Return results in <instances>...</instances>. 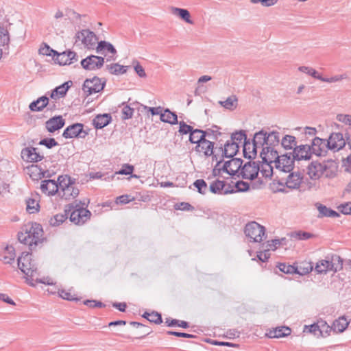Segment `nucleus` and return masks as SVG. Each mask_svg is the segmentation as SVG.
<instances>
[{"instance_id": "13", "label": "nucleus", "mask_w": 351, "mask_h": 351, "mask_svg": "<svg viewBox=\"0 0 351 351\" xmlns=\"http://www.w3.org/2000/svg\"><path fill=\"white\" fill-rule=\"evenodd\" d=\"M291 154L293 158L297 161L309 160L313 155L309 145H297L294 147Z\"/></svg>"}, {"instance_id": "30", "label": "nucleus", "mask_w": 351, "mask_h": 351, "mask_svg": "<svg viewBox=\"0 0 351 351\" xmlns=\"http://www.w3.org/2000/svg\"><path fill=\"white\" fill-rule=\"evenodd\" d=\"M225 186L226 184L224 181L217 180L210 184L209 190L215 194H228L232 192L226 189L225 190Z\"/></svg>"}, {"instance_id": "20", "label": "nucleus", "mask_w": 351, "mask_h": 351, "mask_svg": "<svg viewBox=\"0 0 351 351\" xmlns=\"http://www.w3.org/2000/svg\"><path fill=\"white\" fill-rule=\"evenodd\" d=\"M64 123L65 121L62 116H56L46 121L45 127L49 132L52 133L62 128Z\"/></svg>"}, {"instance_id": "21", "label": "nucleus", "mask_w": 351, "mask_h": 351, "mask_svg": "<svg viewBox=\"0 0 351 351\" xmlns=\"http://www.w3.org/2000/svg\"><path fill=\"white\" fill-rule=\"evenodd\" d=\"M21 155L23 158L30 162H38L43 158V156L37 152V148L32 147L23 149Z\"/></svg>"}, {"instance_id": "2", "label": "nucleus", "mask_w": 351, "mask_h": 351, "mask_svg": "<svg viewBox=\"0 0 351 351\" xmlns=\"http://www.w3.org/2000/svg\"><path fill=\"white\" fill-rule=\"evenodd\" d=\"M18 267L19 269L30 278H27V282L31 286H35L32 282L34 277L38 274V268L34 260L32 259V254L29 252H23L21 256L18 258Z\"/></svg>"}, {"instance_id": "57", "label": "nucleus", "mask_w": 351, "mask_h": 351, "mask_svg": "<svg viewBox=\"0 0 351 351\" xmlns=\"http://www.w3.org/2000/svg\"><path fill=\"white\" fill-rule=\"evenodd\" d=\"M39 53L43 56H53V58L56 56L57 51L51 49L49 45L45 44L44 46L41 47L39 49Z\"/></svg>"}, {"instance_id": "3", "label": "nucleus", "mask_w": 351, "mask_h": 351, "mask_svg": "<svg viewBox=\"0 0 351 351\" xmlns=\"http://www.w3.org/2000/svg\"><path fill=\"white\" fill-rule=\"evenodd\" d=\"M343 268V259L337 254L327 256L317 261L315 271L317 274H326L328 271L337 272Z\"/></svg>"}, {"instance_id": "11", "label": "nucleus", "mask_w": 351, "mask_h": 351, "mask_svg": "<svg viewBox=\"0 0 351 351\" xmlns=\"http://www.w3.org/2000/svg\"><path fill=\"white\" fill-rule=\"evenodd\" d=\"M104 58L101 56L90 55L81 61L82 66L89 71L99 69L103 66Z\"/></svg>"}, {"instance_id": "59", "label": "nucleus", "mask_w": 351, "mask_h": 351, "mask_svg": "<svg viewBox=\"0 0 351 351\" xmlns=\"http://www.w3.org/2000/svg\"><path fill=\"white\" fill-rule=\"evenodd\" d=\"M134 169V167L133 165H129V164H124L122 166L121 169L119 171H116L113 175H114V176L117 174L130 175L132 173Z\"/></svg>"}, {"instance_id": "39", "label": "nucleus", "mask_w": 351, "mask_h": 351, "mask_svg": "<svg viewBox=\"0 0 351 351\" xmlns=\"http://www.w3.org/2000/svg\"><path fill=\"white\" fill-rule=\"evenodd\" d=\"M204 139L205 136L202 130L194 129L189 135V141L193 144H197V145Z\"/></svg>"}, {"instance_id": "4", "label": "nucleus", "mask_w": 351, "mask_h": 351, "mask_svg": "<svg viewBox=\"0 0 351 351\" xmlns=\"http://www.w3.org/2000/svg\"><path fill=\"white\" fill-rule=\"evenodd\" d=\"M244 232L250 241L260 243L265 236V228L256 221H251L245 225Z\"/></svg>"}, {"instance_id": "29", "label": "nucleus", "mask_w": 351, "mask_h": 351, "mask_svg": "<svg viewBox=\"0 0 351 351\" xmlns=\"http://www.w3.org/2000/svg\"><path fill=\"white\" fill-rule=\"evenodd\" d=\"M239 145L234 143H231L229 141L225 143L223 149L221 147L223 156L226 158H232L236 155L239 151Z\"/></svg>"}, {"instance_id": "49", "label": "nucleus", "mask_w": 351, "mask_h": 351, "mask_svg": "<svg viewBox=\"0 0 351 351\" xmlns=\"http://www.w3.org/2000/svg\"><path fill=\"white\" fill-rule=\"evenodd\" d=\"M348 78V76L346 73H343L341 75H336L334 76H332L330 77H324L322 76V79L320 81L327 83H335L339 82L343 80H346Z\"/></svg>"}, {"instance_id": "58", "label": "nucleus", "mask_w": 351, "mask_h": 351, "mask_svg": "<svg viewBox=\"0 0 351 351\" xmlns=\"http://www.w3.org/2000/svg\"><path fill=\"white\" fill-rule=\"evenodd\" d=\"M279 269L285 274H296L297 268L293 265H286L285 263H280L278 265Z\"/></svg>"}, {"instance_id": "23", "label": "nucleus", "mask_w": 351, "mask_h": 351, "mask_svg": "<svg viewBox=\"0 0 351 351\" xmlns=\"http://www.w3.org/2000/svg\"><path fill=\"white\" fill-rule=\"evenodd\" d=\"M28 231L30 234V241L33 243L34 245H37L38 243H40L43 237V229L39 223H34Z\"/></svg>"}, {"instance_id": "47", "label": "nucleus", "mask_w": 351, "mask_h": 351, "mask_svg": "<svg viewBox=\"0 0 351 351\" xmlns=\"http://www.w3.org/2000/svg\"><path fill=\"white\" fill-rule=\"evenodd\" d=\"M219 104L226 109L232 110L237 107V99L235 96H230L225 101H219Z\"/></svg>"}, {"instance_id": "24", "label": "nucleus", "mask_w": 351, "mask_h": 351, "mask_svg": "<svg viewBox=\"0 0 351 351\" xmlns=\"http://www.w3.org/2000/svg\"><path fill=\"white\" fill-rule=\"evenodd\" d=\"M302 176L299 172L291 173L286 181V186L291 189H298L302 182Z\"/></svg>"}, {"instance_id": "27", "label": "nucleus", "mask_w": 351, "mask_h": 351, "mask_svg": "<svg viewBox=\"0 0 351 351\" xmlns=\"http://www.w3.org/2000/svg\"><path fill=\"white\" fill-rule=\"evenodd\" d=\"M112 120L111 115L110 114H103L97 115L93 121V123L95 128L102 129L108 125Z\"/></svg>"}, {"instance_id": "56", "label": "nucleus", "mask_w": 351, "mask_h": 351, "mask_svg": "<svg viewBox=\"0 0 351 351\" xmlns=\"http://www.w3.org/2000/svg\"><path fill=\"white\" fill-rule=\"evenodd\" d=\"M10 42L9 32L7 28L0 26V45H8Z\"/></svg>"}, {"instance_id": "41", "label": "nucleus", "mask_w": 351, "mask_h": 351, "mask_svg": "<svg viewBox=\"0 0 351 351\" xmlns=\"http://www.w3.org/2000/svg\"><path fill=\"white\" fill-rule=\"evenodd\" d=\"M104 50H106L112 54H115L117 53L116 49L111 43L106 41H100L98 43L96 47V51L98 53H104L102 52Z\"/></svg>"}, {"instance_id": "42", "label": "nucleus", "mask_w": 351, "mask_h": 351, "mask_svg": "<svg viewBox=\"0 0 351 351\" xmlns=\"http://www.w3.org/2000/svg\"><path fill=\"white\" fill-rule=\"evenodd\" d=\"M15 258L14 248L12 246H7L4 250L3 261L5 264H11Z\"/></svg>"}, {"instance_id": "8", "label": "nucleus", "mask_w": 351, "mask_h": 351, "mask_svg": "<svg viewBox=\"0 0 351 351\" xmlns=\"http://www.w3.org/2000/svg\"><path fill=\"white\" fill-rule=\"evenodd\" d=\"M87 134L84 130V125L77 123L68 126L64 130L62 136L65 138H85Z\"/></svg>"}, {"instance_id": "17", "label": "nucleus", "mask_w": 351, "mask_h": 351, "mask_svg": "<svg viewBox=\"0 0 351 351\" xmlns=\"http://www.w3.org/2000/svg\"><path fill=\"white\" fill-rule=\"evenodd\" d=\"M243 160L240 158H232L225 162L222 170L230 176L236 175L242 166Z\"/></svg>"}, {"instance_id": "44", "label": "nucleus", "mask_w": 351, "mask_h": 351, "mask_svg": "<svg viewBox=\"0 0 351 351\" xmlns=\"http://www.w3.org/2000/svg\"><path fill=\"white\" fill-rule=\"evenodd\" d=\"M219 130V128L218 126L213 125L210 128L203 130L205 138L208 137L213 140H217L218 137L221 134Z\"/></svg>"}, {"instance_id": "63", "label": "nucleus", "mask_w": 351, "mask_h": 351, "mask_svg": "<svg viewBox=\"0 0 351 351\" xmlns=\"http://www.w3.org/2000/svg\"><path fill=\"white\" fill-rule=\"evenodd\" d=\"M166 323L167 324L168 326H173L176 325H178L180 327H182L183 328H186L189 327L188 322L185 321H179L177 319H167Z\"/></svg>"}, {"instance_id": "54", "label": "nucleus", "mask_w": 351, "mask_h": 351, "mask_svg": "<svg viewBox=\"0 0 351 351\" xmlns=\"http://www.w3.org/2000/svg\"><path fill=\"white\" fill-rule=\"evenodd\" d=\"M193 185L197 188L198 193L203 195L206 194L208 189L206 182L202 179L195 180Z\"/></svg>"}, {"instance_id": "64", "label": "nucleus", "mask_w": 351, "mask_h": 351, "mask_svg": "<svg viewBox=\"0 0 351 351\" xmlns=\"http://www.w3.org/2000/svg\"><path fill=\"white\" fill-rule=\"evenodd\" d=\"M338 209L343 214L351 215V202L341 204Z\"/></svg>"}, {"instance_id": "6", "label": "nucleus", "mask_w": 351, "mask_h": 351, "mask_svg": "<svg viewBox=\"0 0 351 351\" xmlns=\"http://www.w3.org/2000/svg\"><path fill=\"white\" fill-rule=\"evenodd\" d=\"M75 38V43L80 41L88 49H93L97 41V38L95 33L89 29H83L77 32Z\"/></svg>"}, {"instance_id": "45", "label": "nucleus", "mask_w": 351, "mask_h": 351, "mask_svg": "<svg viewBox=\"0 0 351 351\" xmlns=\"http://www.w3.org/2000/svg\"><path fill=\"white\" fill-rule=\"evenodd\" d=\"M298 70L300 72H302L304 73H306L311 77H313L315 79L321 80L322 79V75L319 74L315 69H314L312 67L306 66H301L298 67Z\"/></svg>"}, {"instance_id": "18", "label": "nucleus", "mask_w": 351, "mask_h": 351, "mask_svg": "<svg viewBox=\"0 0 351 351\" xmlns=\"http://www.w3.org/2000/svg\"><path fill=\"white\" fill-rule=\"evenodd\" d=\"M40 189L47 195H53L59 191V182L53 180H45L41 182Z\"/></svg>"}, {"instance_id": "14", "label": "nucleus", "mask_w": 351, "mask_h": 351, "mask_svg": "<svg viewBox=\"0 0 351 351\" xmlns=\"http://www.w3.org/2000/svg\"><path fill=\"white\" fill-rule=\"evenodd\" d=\"M260 168L256 162H248L241 169V175L243 179L254 180L259 172Z\"/></svg>"}, {"instance_id": "25", "label": "nucleus", "mask_w": 351, "mask_h": 351, "mask_svg": "<svg viewBox=\"0 0 351 351\" xmlns=\"http://www.w3.org/2000/svg\"><path fill=\"white\" fill-rule=\"evenodd\" d=\"M71 85L72 82L68 81L63 83L60 86H57L51 91L50 95L51 98L57 99L58 98L64 97Z\"/></svg>"}, {"instance_id": "34", "label": "nucleus", "mask_w": 351, "mask_h": 351, "mask_svg": "<svg viewBox=\"0 0 351 351\" xmlns=\"http://www.w3.org/2000/svg\"><path fill=\"white\" fill-rule=\"evenodd\" d=\"M290 333L291 329L289 327L282 326L269 330L267 335L270 338H280L287 337L289 335Z\"/></svg>"}, {"instance_id": "52", "label": "nucleus", "mask_w": 351, "mask_h": 351, "mask_svg": "<svg viewBox=\"0 0 351 351\" xmlns=\"http://www.w3.org/2000/svg\"><path fill=\"white\" fill-rule=\"evenodd\" d=\"M317 325L319 326V333L322 336L329 335V332L332 330L331 326H330L324 320L317 321Z\"/></svg>"}, {"instance_id": "40", "label": "nucleus", "mask_w": 351, "mask_h": 351, "mask_svg": "<svg viewBox=\"0 0 351 351\" xmlns=\"http://www.w3.org/2000/svg\"><path fill=\"white\" fill-rule=\"evenodd\" d=\"M281 145L285 149H293L297 147L296 138L291 135H285L282 141Z\"/></svg>"}, {"instance_id": "50", "label": "nucleus", "mask_w": 351, "mask_h": 351, "mask_svg": "<svg viewBox=\"0 0 351 351\" xmlns=\"http://www.w3.org/2000/svg\"><path fill=\"white\" fill-rule=\"evenodd\" d=\"M27 211L29 213H35L38 210L39 204L37 200L29 198L26 200Z\"/></svg>"}, {"instance_id": "5", "label": "nucleus", "mask_w": 351, "mask_h": 351, "mask_svg": "<svg viewBox=\"0 0 351 351\" xmlns=\"http://www.w3.org/2000/svg\"><path fill=\"white\" fill-rule=\"evenodd\" d=\"M105 86V82L98 77H94L91 79H86L83 84L82 90L86 96H89L93 93L101 91Z\"/></svg>"}, {"instance_id": "55", "label": "nucleus", "mask_w": 351, "mask_h": 351, "mask_svg": "<svg viewBox=\"0 0 351 351\" xmlns=\"http://www.w3.org/2000/svg\"><path fill=\"white\" fill-rule=\"evenodd\" d=\"M29 235L30 234H29L27 230H26L25 232H19L18 234V239L20 243L28 245L32 249L34 245L33 243H31L30 241L31 238Z\"/></svg>"}, {"instance_id": "15", "label": "nucleus", "mask_w": 351, "mask_h": 351, "mask_svg": "<svg viewBox=\"0 0 351 351\" xmlns=\"http://www.w3.org/2000/svg\"><path fill=\"white\" fill-rule=\"evenodd\" d=\"M327 141L328 147L333 152H337L342 149L346 145V141L343 134L340 132H334L330 134Z\"/></svg>"}, {"instance_id": "26", "label": "nucleus", "mask_w": 351, "mask_h": 351, "mask_svg": "<svg viewBox=\"0 0 351 351\" xmlns=\"http://www.w3.org/2000/svg\"><path fill=\"white\" fill-rule=\"evenodd\" d=\"M49 97L47 96H42L30 103L29 108L33 112L42 111L49 104Z\"/></svg>"}, {"instance_id": "37", "label": "nucleus", "mask_w": 351, "mask_h": 351, "mask_svg": "<svg viewBox=\"0 0 351 351\" xmlns=\"http://www.w3.org/2000/svg\"><path fill=\"white\" fill-rule=\"evenodd\" d=\"M171 10L173 14L180 16L182 20L189 24H193V22L191 20L190 13L187 10L171 7Z\"/></svg>"}, {"instance_id": "35", "label": "nucleus", "mask_w": 351, "mask_h": 351, "mask_svg": "<svg viewBox=\"0 0 351 351\" xmlns=\"http://www.w3.org/2000/svg\"><path fill=\"white\" fill-rule=\"evenodd\" d=\"M349 322L345 317H341L333 322L331 329L335 332H342L348 327Z\"/></svg>"}, {"instance_id": "60", "label": "nucleus", "mask_w": 351, "mask_h": 351, "mask_svg": "<svg viewBox=\"0 0 351 351\" xmlns=\"http://www.w3.org/2000/svg\"><path fill=\"white\" fill-rule=\"evenodd\" d=\"M292 237L298 240H308L313 237V235L308 232L298 231L293 233Z\"/></svg>"}, {"instance_id": "62", "label": "nucleus", "mask_w": 351, "mask_h": 351, "mask_svg": "<svg viewBox=\"0 0 351 351\" xmlns=\"http://www.w3.org/2000/svg\"><path fill=\"white\" fill-rule=\"evenodd\" d=\"M39 145H45L48 149H51L58 145V142L53 138H46L39 142Z\"/></svg>"}, {"instance_id": "31", "label": "nucleus", "mask_w": 351, "mask_h": 351, "mask_svg": "<svg viewBox=\"0 0 351 351\" xmlns=\"http://www.w3.org/2000/svg\"><path fill=\"white\" fill-rule=\"evenodd\" d=\"M267 133L264 130H261L254 134L252 142L257 147L263 149L267 146Z\"/></svg>"}, {"instance_id": "61", "label": "nucleus", "mask_w": 351, "mask_h": 351, "mask_svg": "<svg viewBox=\"0 0 351 351\" xmlns=\"http://www.w3.org/2000/svg\"><path fill=\"white\" fill-rule=\"evenodd\" d=\"M179 125L180 127L178 132L181 134H191V132L194 130L192 126L187 125L184 121H180Z\"/></svg>"}, {"instance_id": "36", "label": "nucleus", "mask_w": 351, "mask_h": 351, "mask_svg": "<svg viewBox=\"0 0 351 351\" xmlns=\"http://www.w3.org/2000/svg\"><path fill=\"white\" fill-rule=\"evenodd\" d=\"M160 120L162 122L168 123L171 125H175L178 123V117L175 112L170 111L169 109L167 108L160 114Z\"/></svg>"}, {"instance_id": "7", "label": "nucleus", "mask_w": 351, "mask_h": 351, "mask_svg": "<svg viewBox=\"0 0 351 351\" xmlns=\"http://www.w3.org/2000/svg\"><path fill=\"white\" fill-rule=\"evenodd\" d=\"M84 206H86V203L85 202L82 203V207L76 208L71 212L70 215L71 221L75 224H84L90 219L91 213L86 208H84ZM76 207H78V206L77 205Z\"/></svg>"}, {"instance_id": "33", "label": "nucleus", "mask_w": 351, "mask_h": 351, "mask_svg": "<svg viewBox=\"0 0 351 351\" xmlns=\"http://www.w3.org/2000/svg\"><path fill=\"white\" fill-rule=\"evenodd\" d=\"M318 211L319 215L318 217H339L338 213H337L335 210L330 209V208L326 207V206L317 203L315 204Z\"/></svg>"}, {"instance_id": "16", "label": "nucleus", "mask_w": 351, "mask_h": 351, "mask_svg": "<svg viewBox=\"0 0 351 351\" xmlns=\"http://www.w3.org/2000/svg\"><path fill=\"white\" fill-rule=\"evenodd\" d=\"M77 56L75 52L72 51H66L62 53H56L54 61L60 65L71 64L77 61Z\"/></svg>"}, {"instance_id": "1", "label": "nucleus", "mask_w": 351, "mask_h": 351, "mask_svg": "<svg viewBox=\"0 0 351 351\" xmlns=\"http://www.w3.org/2000/svg\"><path fill=\"white\" fill-rule=\"evenodd\" d=\"M75 178H72L68 175L58 176V195L62 199L70 200L75 198L79 195L80 190L75 186Z\"/></svg>"}, {"instance_id": "22", "label": "nucleus", "mask_w": 351, "mask_h": 351, "mask_svg": "<svg viewBox=\"0 0 351 351\" xmlns=\"http://www.w3.org/2000/svg\"><path fill=\"white\" fill-rule=\"evenodd\" d=\"M322 162L314 161L311 162L307 168V174L312 180H318L322 177Z\"/></svg>"}, {"instance_id": "48", "label": "nucleus", "mask_w": 351, "mask_h": 351, "mask_svg": "<svg viewBox=\"0 0 351 351\" xmlns=\"http://www.w3.org/2000/svg\"><path fill=\"white\" fill-rule=\"evenodd\" d=\"M67 219V216L66 214H57L52 217L49 221V224L51 226H58L62 224L64 221Z\"/></svg>"}, {"instance_id": "46", "label": "nucleus", "mask_w": 351, "mask_h": 351, "mask_svg": "<svg viewBox=\"0 0 351 351\" xmlns=\"http://www.w3.org/2000/svg\"><path fill=\"white\" fill-rule=\"evenodd\" d=\"M243 141V142L247 141L246 134L245 131L240 130L239 132H236L232 134L231 139L230 141L239 145V144L241 143Z\"/></svg>"}, {"instance_id": "32", "label": "nucleus", "mask_w": 351, "mask_h": 351, "mask_svg": "<svg viewBox=\"0 0 351 351\" xmlns=\"http://www.w3.org/2000/svg\"><path fill=\"white\" fill-rule=\"evenodd\" d=\"M257 147L252 142L251 143L249 141H245L243 143V155L245 158L251 159L255 158L256 156Z\"/></svg>"}, {"instance_id": "53", "label": "nucleus", "mask_w": 351, "mask_h": 351, "mask_svg": "<svg viewBox=\"0 0 351 351\" xmlns=\"http://www.w3.org/2000/svg\"><path fill=\"white\" fill-rule=\"evenodd\" d=\"M90 178L91 179H101L106 181L112 180L114 178V175H108V173H102L101 172H92L89 174Z\"/></svg>"}, {"instance_id": "19", "label": "nucleus", "mask_w": 351, "mask_h": 351, "mask_svg": "<svg viewBox=\"0 0 351 351\" xmlns=\"http://www.w3.org/2000/svg\"><path fill=\"white\" fill-rule=\"evenodd\" d=\"M338 165L334 160H327L322 162V177L334 178L337 172Z\"/></svg>"}, {"instance_id": "28", "label": "nucleus", "mask_w": 351, "mask_h": 351, "mask_svg": "<svg viewBox=\"0 0 351 351\" xmlns=\"http://www.w3.org/2000/svg\"><path fill=\"white\" fill-rule=\"evenodd\" d=\"M280 142V136L278 132H271L269 133H267V146L263 147V151L265 152L267 149V152L271 151L272 152V147L278 145Z\"/></svg>"}, {"instance_id": "38", "label": "nucleus", "mask_w": 351, "mask_h": 351, "mask_svg": "<svg viewBox=\"0 0 351 351\" xmlns=\"http://www.w3.org/2000/svg\"><path fill=\"white\" fill-rule=\"evenodd\" d=\"M286 238L273 239L263 244V249L265 251L276 250L278 246L285 245Z\"/></svg>"}, {"instance_id": "43", "label": "nucleus", "mask_w": 351, "mask_h": 351, "mask_svg": "<svg viewBox=\"0 0 351 351\" xmlns=\"http://www.w3.org/2000/svg\"><path fill=\"white\" fill-rule=\"evenodd\" d=\"M128 66H122L118 63L111 64L107 66L110 73L113 75H121L126 73Z\"/></svg>"}, {"instance_id": "12", "label": "nucleus", "mask_w": 351, "mask_h": 351, "mask_svg": "<svg viewBox=\"0 0 351 351\" xmlns=\"http://www.w3.org/2000/svg\"><path fill=\"white\" fill-rule=\"evenodd\" d=\"M310 146L312 154H315L317 156H326L328 150L330 149L328 147L327 141L319 137H315Z\"/></svg>"}, {"instance_id": "10", "label": "nucleus", "mask_w": 351, "mask_h": 351, "mask_svg": "<svg viewBox=\"0 0 351 351\" xmlns=\"http://www.w3.org/2000/svg\"><path fill=\"white\" fill-rule=\"evenodd\" d=\"M295 160L291 152L278 156L276 161V167L280 169L282 171L290 172L293 169Z\"/></svg>"}, {"instance_id": "9", "label": "nucleus", "mask_w": 351, "mask_h": 351, "mask_svg": "<svg viewBox=\"0 0 351 351\" xmlns=\"http://www.w3.org/2000/svg\"><path fill=\"white\" fill-rule=\"evenodd\" d=\"M214 142L205 138L199 145H196L195 151L197 153L202 154L206 158L212 156L213 160H217V155L214 153Z\"/></svg>"}, {"instance_id": "51", "label": "nucleus", "mask_w": 351, "mask_h": 351, "mask_svg": "<svg viewBox=\"0 0 351 351\" xmlns=\"http://www.w3.org/2000/svg\"><path fill=\"white\" fill-rule=\"evenodd\" d=\"M296 268L298 271H296V274L300 275H305L313 270V266L312 265L311 263H304Z\"/></svg>"}]
</instances>
